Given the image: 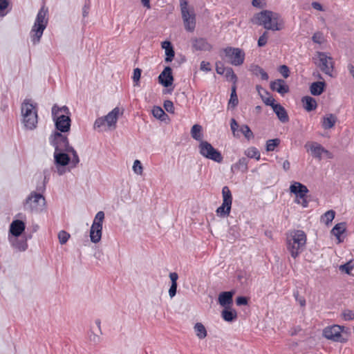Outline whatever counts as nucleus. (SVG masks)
Listing matches in <instances>:
<instances>
[{
  "mask_svg": "<svg viewBox=\"0 0 354 354\" xmlns=\"http://www.w3.org/2000/svg\"><path fill=\"white\" fill-rule=\"evenodd\" d=\"M252 24L261 26L266 30H281L284 28V21L281 16L275 12L263 10L254 15L251 18Z\"/></svg>",
  "mask_w": 354,
  "mask_h": 354,
  "instance_id": "f257e3e1",
  "label": "nucleus"
},
{
  "mask_svg": "<svg viewBox=\"0 0 354 354\" xmlns=\"http://www.w3.org/2000/svg\"><path fill=\"white\" fill-rule=\"evenodd\" d=\"M49 142L55 147V152H71L72 156L71 167L73 169L77 166L80 161L79 156L75 149L70 145L68 139L66 136L55 131L49 137Z\"/></svg>",
  "mask_w": 354,
  "mask_h": 354,
  "instance_id": "f03ea898",
  "label": "nucleus"
},
{
  "mask_svg": "<svg viewBox=\"0 0 354 354\" xmlns=\"http://www.w3.org/2000/svg\"><path fill=\"white\" fill-rule=\"evenodd\" d=\"M48 22V9L43 6L39 10L30 35L33 45L40 42L44 31Z\"/></svg>",
  "mask_w": 354,
  "mask_h": 354,
  "instance_id": "7ed1b4c3",
  "label": "nucleus"
},
{
  "mask_svg": "<svg viewBox=\"0 0 354 354\" xmlns=\"http://www.w3.org/2000/svg\"><path fill=\"white\" fill-rule=\"evenodd\" d=\"M306 235L302 230H295L287 237V249L293 258H296L305 249Z\"/></svg>",
  "mask_w": 354,
  "mask_h": 354,
  "instance_id": "20e7f679",
  "label": "nucleus"
},
{
  "mask_svg": "<svg viewBox=\"0 0 354 354\" xmlns=\"http://www.w3.org/2000/svg\"><path fill=\"white\" fill-rule=\"evenodd\" d=\"M52 117L58 131L65 133L70 130V111L66 106L59 107L57 104H54L52 107Z\"/></svg>",
  "mask_w": 354,
  "mask_h": 354,
  "instance_id": "39448f33",
  "label": "nucleus"
},
{
  "mask_svg": "<svg viewBox=\"0 0 354 354\" xmlns=\"http://www.w3.org/2000/svg\"><path fill=\"white\" fill-rule=\"evenodd\" d=\"M21 114L23 123L25 127L29 130H33L37 124V110L30 100H25L21 104Z\"/></svg>",
  "mask_w": 354,
  "mask_h": 354,
  "instance_id": "423d86ee",
  "label": "nucleus"
},
{
  "mask_svg": "<svg viewBox=\"0 0 354 354\" xmlns=\"http://www.w3.org/2000/svg\"><path fill=\"white\" fill-rule=\"evenodd\" d=\"M46 205V200L41 193L32 192L24 203L25 210L37 212L41 210Z\"/></svg>",
  "mask_w": 354,
  "mask_h": 354,
  "instance_id": "0eeeda50",
  "label": "nucleus"
},
{
  "mask_svg": "<svg viewBox=\"0 0 354 354\" xmlns=\"http://www.w3.org/2000/svg\"><path fill=\"white\" fill-rule=\"evenodd\" d=\"M180 6L185 28L189 32H192L196 26V15L193 9L188 8L187 0H180Z\"/></svg>",
  "mask_w": 354,
  "mask_h": 354,
  "instance_id": "6e6552de",
  "label": "nucleus"
},
{
  "mask_svg": "<svg viewBox=\"0 0 354 354\" xmlns=\"http://www.w3.org/2000/svg\"><path fill=\"white\" fill-rule=\"evenodd\" d=\"M200 154L207 159L212 160L216 162L221 163L223 161L221 153L214 148V147L207 141H201L198 145Z\"/></svg>",
  "mask_w": 354,
  "mask_h": 354,
  "instance_id": "1a4fd4ad",
  "label": "nucleus"
},
{
  "mask_svg": "<svg viewBox=\"0 0 354 354\" xmlns=\"http://www.w3.org/2000/svg\"><path fill=\"white\" fill-rule=\"evenodd\" d=\"M223 203L216 209V214L221 217L229 216L232 203V196L230 189L227 186H224L222 189Z\"/></svg>",
  "mask_w": 354,
  "mask_h": 354,
  "instance_id": "9d476101",
  "label": "nucleus"
},
{
  "mask_svg": "<svg viewBox=\"0 0 354 354\" xmlns=\"http://www.w3.org/2000/svg\"><path fill=\"white\" fill-rule=\"evenodd\" d=\"M104 218V213L102 211L98 212L95 216L90 230L91 241L93 243H97L101 239Z\"/></svg>",
  "mask_w": 354,
  "mask_h": 354,
  "instance_id": "9b49d317",
  "label": "nucleus"
},
{
  "mask_svg": "<svg viewBox=\"0 0 354 354\" xmlns=\"http://www.w3.org/2000/svg\"><path fill=\"white\" fill-rule=\"evenodd\" d=\"M345 327L339 325H333L325 328L323 330L324 336L328 339L337 342H346L347 338L342 335Z\"/></svg>",
  "mask_w": 354,
  "mask_h": 354,
  "instance_id": "f8f14e48",
  "label": "nucleus"
},
{
  "mask_svg": "<svg viewBox=\"0 0 354 354\" xmlns=\"http://www.w3.org/2000/svg\"><path fill=\"white\" fill-rule=\"evenodd\" d=\"M71 152L62 151L54 152V163L57 168V171L59 176L66 172L65 167L70 164L71 165V159L69 156Z\"/></svg>",
  "mask_w": 354,
  "mask_h": 354,
  "instance_id": "ddd939ff",
  "label": "nucleus"
},
{
  "mask_svg": "<svg viewBox=\"0 0 354 354\" xmlns=\"http://www.w3.org/2000/svg\"><path fill=\"white\" fill-rule=\"evenodd\" d=\"M226 57L234 66L241 65L245 59V53L239 48L227 47L223 49Z\"/></svg>",
  "mask_w": 354,
  "mask_h": 354,
  "instance_id": "4468645a",
  "label": "nucleus"
},
{
  "mask_svg": "<svg viewBox=\"0 0 354 354\" xmlns=\"http://www.w3.org/2000/svg\"><path fill=\"white\" fill-rule=\"evenodd\" d=\"M317 57L319 63L318 66L321 71L325 74L332 76V72L333 69V62L331 57L328 56L325 53L317 52Z\"/></svg>",
  "mask_w": 354,
  "mask_h": 354,
  "instance_id": "2eb2a0df",
  "label": "nucleus"
},
{
  "mask_svg": "<svg viewBox=\"0 0 354 354\" xmlns=\"http://www.w3.org/2000/svg\"><path fill=\"white\" fill-rule=\"evenodd\" d=\"M323 147L322 145L317 142H308L305 145V148L307 151H310L312 156L318 160L322 159V150Z\"/></svg>",
  "mask_w": 354,
  "mask_h": 354,
  "instance_id": "dca6fc26",
  "label": "nucleus"
},
{
  "mask_svg": "<svg viewBox=\"0 0 354 354\" xmlns=\"http://www.w3.org/2000/svg\"><path fill=\"white\" fill-rule=\"evenodd\" d=\"M158 81L165 87H169L173 84L174 77L171 67L166 66L158 76Z\"/></svg>",
  "mask_w": 354,
  "mask_h": 354,
  "instance_id": "f3484780",
  "label": "nucleus"
},
{
  "mask_svg": "<svg viewBox=\"0 0 354 354\" xmlns=\"http://www.w3.org/2000/svg\"><path fill=\"white\" fill-rule=\"evenodd\" d=\"M290 191L296 195V198H303L309 192L306 185L299 182H293L290 186Z\"/></svg>",
  "mask_w": 354,
  "mask_h": 354,
  "instance_id": "a211bd4d",
  "label": "nucleus"
},
{
  "mask_svg": "<svg viewBox=\"0 0 354 354\" xmlns=\"http://www.w3.org/2000/svg\"><path fill=\"white\" fill-rule=\"evenodd\" d=\"M120 113V110L118 107L114 108L111 111H110L106 116H104V118L106 120V125L109 128H113L115 129L116 127V123L118 119V116L120 114H122Z\"/></svg>",
  "mask_w": 354,
  "mask_h": 354,
  "instance_id": "6ab92c4d",
  "label": "nucleus"
},
{
  "mask_svg": "<svg viewBox=\"0 0 354 354\" xmlns=\"http://www.w3.org/2000/svg\"><path fill=\"white\" fill-rule=\"evenodd\" d=\"M270 88L283 95L285 93L289 92V87L286 84L285 81L281 79H278L275 81L270 82Z\"/></svg>",
  "mask_w": 354,
  "mask_h": 354,
  "instance_id": "aec40b11",
  "label": "nucleus"
},
{
  "mask_svg": "<svg viewBox=\"0 0 354 354\" xmlns=\"http://www.w3.org/2000/svg\"><path fill=\"white\" fill-rule=\"evenodd\" d=\"M25 230V223L20 220L12 221L10 227V236L18 237Z\"/></svg>",
  "mask_w": 354,
  "mask_h": 354,
  "instance_id": "412c9836",
  "label": "nucleus"
},
{
  "mask_svg": "<svg viewBox=\"0 0 354 354\" xmlns=\"http://www.w3.org/2000/svg\"><path fill=\"white\" fill-rule=\"evenodd\" d=\"M192 46L196 50L209 51L212 49V45L204 38L193 39Z\"/></svg>",
  "mask_w": 354,
  "mask_h": 354,
  "instance_id": "4be33fe9",
  "label": "nucleus"
},
{
  "mask_svg": "<svg viewBox=\"0 0 354 354\" xmlns=\"http://www.w3.org/2000/svg\"><path fill=\"white\" fill-rule=\"evenodd\" d=\"M9 241L12 246L19 251H25L27 249L28 244L26 240L23 238L9 236Z\"/></svg>",
  "mask_w": 354,
  "mask_h": 354,
  "instance_id": "5701e85b",
  "label": "nucleus"
},
{
  "mask_svg": "<svg viewBox=\"0 0 354 354\" xmlns=\"http://www.w3.org/2000/svg\"><path fill=\"white\" fill-rule=\"evenodd\" d=\"M233 291L222 292L218 296V303L221 306L225 307L231 304L233 301Z\"/></svg>",
  "mask_w": 354,
  "mask_h": 354,
  "instance_id": "b1692460",
  "label": "nucleus"
},
{
  "mask_svg": "<svg viewBox=\"0 0 354 354\" xmlns=\"http://www.w3.org/2000/svg\"><path fill=\"white\" fill-rule=\"evenodd\" d=\"M273 111L277 115L278 119L283 123H286L289 121V117L286 110L280 104L273 106Z\"/></svg>",
  "mask_w": 354,
  "mask_h": 354,
  "instance_id": "393cba45",
  "label": "nucleus"
},
{
  "mask_svg": "<svg viewBox=\"0 0 354 354\" xmlns=\"http://www.w3.org/2000/svg\"><path fill=\"white\" fill-rule=\"evenodd\" d=\"M161 46L163 49H165V62H171L175 55L174 50L171 43L169 41H165L162 42Z\"/></svg>",
  "mask_w": 354,
  "mask_h": 354,
  "instance_id": "a878e982",
  "label": "nucleus"
},
{
  "mask_svg": "<svg viewBox=\"0 0 354 354\" xmlns=\"http://www.w3.org/2000/svg\"><path fill=\"white\" fill-rule=\"evenodd\" d=\"M248 160L246 158H241L239 160V161L231 167V170L232 172H236L238 171H241L243 173H245L248 171Z\"/></svg>",
  "mask_w": 354,
  "mask_h": 354,
  "instance_id": "bb28decb",
  "label": "nucleus"
},
{
  "mask_svg": "<svg viewBox=\"0 0 354 354\" xmlns=\"http://www.w3.org/2000/svg\"><path fill=\"white\" fill-rule=\"evenodd\" d=\"M301 102L303 103L304 108L307 111H313L317 108L316 100L310 96L303 97L301 99Z\"/></svg>",
  "mask_w": 354,
  "mask_h": 354,
  "instance_id": "cd10ccee",
  "label": "nucleus"
},
{
  "mask_svg": "<svg viewBox=\"0 0 354 354\" xmlns=\"http://www.w3.org/2000/svg\"><path fill=\"white\" fill-rule=\"evenodd\" d=\"M326 84L324 82H315L311 84L310 86V91L312 95H321L324 90Z\"/></svg>",
  "mask_w": 354,
  "mask_h": 354,
  "instance_id": "c85d7f7f",
  "label": "nucleus"
},
{
  "mask_svg": "<svg viewBox=\"0 0 354 354\" xmlns=\"http://www.w3.org/2000/svg\"><path fill=\"white\" fill-rule=\"evenodd\" d=\"M191 136L192 137L200 142L201 141H204L203 140V128L201 125L196 124L192 126L191 129Z\"/></svg>",
  "mask_w": 354,
  "mask_h": 354,
  "instance_id": "c756f323",
  "label": "nucleus"
},
{
  "mask_svg": "<svg viewBox=\"0 0 354 354\" xmlns=\"http://www.w3.org/2000/svg\"><path fill=\"white\" fill-rule=\"evenodd\" d=\"M250 274L245 269H238L236 271V277L241 285L248 283Z\"/></svg>",
  "mask_w": 354,
  "mask_h": 354,
  "instance_id": "7c9ffc66",
  "label": "nucleus"
},
{
  "mask_svg": "<svg viewBox=\"0 0 354 354\" xmlns=\"http://www.w3.org/2000/svg\"><path fill=\"white\" fill-rule=\"evenodd\" d=\"M336 122H337V117L335 115H334L333 114H328V115H326L323 118L322 126H323L324 129H331L334 127Z\"/></svg>",
  "mask_w": 354,
  "mask_h": 354,
  "instance_id": "2f4dec72",
  "label": "nucleus"
},
{
  "mask_svg": "<svg viewBox=\"0 0 354 354\" xmlns=\"http://www.w3.org/2000/svg\"><path fill=\"white\" fill-rule=\"evenodd\" d=\"M221 316L225 321L231 322L236 318L237 314L234 310L225 308L223 310Z\"/></svg>",
  "mask_w": 354,
  "mask_h": 354,
  "instance_id": "473e14b6",
  "label": "nucleus"
},
{
  "mask_svg": "<svg viewBox=\"0 0 354 354\" xmlns=\"http://www.w3.org/2000/svg\"><path fill=\"white\" fill-rule=\"evenodd\" d=\"M346 230V224L345 223H339L336 224L331 230V233L336 236L338 239H339L340 236L345 232Z\"/></svg>",
  "mask_w": 354,
  "mask_h": 354,
  "instance_id": "72a5a7b5",
  "label": "nucleus"
},
{
  "mask_svg": "<svg viewBox=\"0 0 354 354\" xmlns=\"http://www.w3.org/2000/svg\"><path fill=\"white\" fill-rule=\"evenodd\" d=\"M194 330L199 339H203L207 336V330L203 324L196 323L194 326Z\"/></svg>",
  "mask_w": 354,
  "mask_h": 354,
  "instance_id": "f704fd0d",
  "label": "nucleus"
},
{
  "mask_svg": "<svg viewBox=\"0 0 354 354\" xmlns=\"http://www.w3.org/2000/svg\"><path fill=\"white\" fill-rule=\"evenodd\" d=\"M335 216V212L334 210H328L322 216L321 221L328 225L334 219Z\"/></svg>",
  "mask_w": 354,
  "mask_h": 354,
  "instance_id": "c9c22d12",
  "label": "nucleus"
},
{
  "mask_svg": "<svg viewBox=\"0 0 354 354\" xmlns=\"http://www.w3.org/2000/svg\"><path fill=\"white\" fill-rule=\"evenodd\" d=\"M239 103L238 97L236 95V85H233L232 87V91L230 95V98L229 100V106H231L232 108L237 106Z\"/></svg>",
  "mask_w": 354,
  "mask_h": 354,
  "instance_id": "e433bc0d",
  "label": "nucleus"
},
{
  "mask_svg": "<svg viewBox=\"0 0 354 354\" xmlns=\"http://www.w3.org/2000/svg\"><path fill=\"white\" fill-rule=\"evenodd\" d=\"M245 155L250 158L260 159V153L256 147H250L245 151Z\"/></svg>",
  "mask_w": 354,
  "mask_h": 354,
  "instance_id": "4c0bfd02",
  "label": "nucleus"
},
{
  "mask_svg": "<svg viewBox=\"0 0 354 354\" xmlns=\"http://www.w3.org/2000/svg\"><path fill=\"white\" fill-rule=\"evenodd\" d=\"M252 72L256 75H260L263 80H268L269 78L268 73L257 65L252 67Z\"/></svg>",
  "mask_w": 354,
  "mask_h": 354,
  "instance_id": "58836bf2",
  "label": "nucleus"
},
{
  "mask_svg": "<svg viewBox=\"0 0 354 354\" xmlns=\"http://www.w3.org/2000/svg\"><path fill=\"white\" fill-rule=\"evenodd\" d=\"M152 114L155 118L161 120H164V117L167 115L163 109L160 106H154L152 109Z\"/></svg>",
  "mask_w": 354,
  "mask_h": 354,
  "instance_id": "ea45409f",
  "label": "nucleus"
},
{
  "mask_svg": "<svg viewBox=\"0 0 354 354\" xmlns=\"http://www.w3.org/2000/svg\"><path fill=\"white\" fill-rule=\"evenodd\" d=\"M279 144L280 140L279 138L268 140L266 142V150L268 151H272Z\"/></svg>",
  "mask_w": 354,
  "mask_h": 354,
  "instance_id": "a19ab883",
  "label": "nucleus"
},
{
  "mask_svg": "<svg viewBox=\"0 0 354 354\" xmlns=\"http://www.w3.org/2000/svg\"><path fill=\"white\" fill-rule=\"evenodd\" d=\"M239 236V232L236 226H232L228 231V239L230 241H235Z\"/></svg>",
  "mask_w": 354,
  "mask_h": 354,
  "instance_id": "79ce46f5",
  "label": "nucleus"
},
{
  "mask_svg": "<svg viewBox=\"0 0 354 354\" xmlns=\"http://www.w3.org/2000/svg\"><path fill=\"white\" fill-rule=\"evenodd\" d=\"M225 75L227 80L232 82L234 83V85H235L237 77L235 73H234V71L232 68H227L226 71H225Z\"/></svg>",
  "mask_w": 354,
  "mask_h": 354,
  "instance_id": "37998d69",
  "label": "nucleus"
},
{
  "mask_svg": "<svg viewBox=\"0 0 354 354\" xmlns=\"http://www.w3.org/2000/svg\"><path fill=\"white\" fill-rule=\"evenodd\" d=\"M239 131L248 140H250L251 138L254 137L253 133L252 132L251 129L246 124L242 125L240 127Z\"/></svg>",
  "mask_w": 354,
  "mask_h": 354,
  "instance_id": "c03bdc74",
  "label": "nucleus"
},
{
  "mask_svg": "<svg viewBox=\"0 0 354 354\" xmlns=\"http://www.w3.org/2000/svg\"><path fill=\"white\" fill-rule=\"evenodd\" d=\"M70 234L64 230H62L58 234V239L60 244H65L70 238Z\"/></svg>",
  "mask_w": 354,
  "mask_h": 354,
  "instance_id": "a18cd8bd",
  "label": "nucleus"
},
{
  "mask_svg": "<svg viewBox=\"0 0 354 354\" xmlns=\"http://www.w3.org/2000/svg\"><path fill=\"white\" fill-rule=\"evenodd\" d=\"M9 6L8 0H1L0 1V17H3L8 14L6 9Z\"/></svg>",
  "mask_w": 354,
  "mask_h": 354,
  "instance_id": "49530a36",
  "label": "nucleus"
},
{
  "mask_svg": "<svg viewBox=\"0 0 354 354\" xmlns=\"http://www.w3.org/2000/svg\"><path fill=\"white\" fill-rule=\"evenodd\" d=\"M106 124V122L104 117L98 118L95 120L93 127L95 129L102 131V128L104 127Z\"/></svg>",
  "mask_w": 354,
  "mask_h": 354,
  "instance_id": "de8ad7c7",
  "label": "nucleus"
},
{
  "mask_svg": "<svg viewBox=\"0 0 354 354\" xmlns=\"http://www.w3.org/2000/svg\"><path fill=\"white\" fill-rule=\"evenodd\" d=\"M133 170L135 174L141 175L142 174L143 167L140 160H136L133 162Z\"/></svg>",
  "mask_w": 354,
  "mask_h": 354,
  "instance_id": "09e8293b",
  "label": "nucleus"
},
{
  "mask_svg": "<svg viewBox=\"0 0 354 354\" xmlns=\"http://www.w3.org/2000/svg\"><path fill=\"white\" fill-rule=\"evenodd\" d=\"M342 316L346 321L353 320L354 319V311L349 309H346L343 310Z\"/></svg>",
  "mask_w": 354,
  "mask_h": 354,
  "instance_id": "8fccbe9b",
  "label": "nucleus"
},
{
  "mask_svg": "<svg viewBox=\"0 0 354 354\" xmlns=\"http://www.w3.org/2000/svg\"><path fill=\"white\" fill-rule=\"evenodd\" d=\"M312 40L314 43L321 44L324 41V37L322 32H315L313 37Z\"/></svg>",
  "mask_w": 354,
  "mask_h": 354,
  "instance_id": "3c124183",
  "label": "nucleus"
},
{
  "mask_svg": "<svg viewBox=\"0 0 354 354\" xmlns=\"http://www.w3.org/2000/svg\"><path fill=\"white\" fill-rule=\"evenodd\" d=\"M268 32L265 31L258 39V46L262 47L266 46L268 42Z\"/></svg>",
  "mask_w": 354,
  "mask_h": 354,
  "instance_id": "603ef678",
  "label": "nucleus"
},
{
  "mask_svg": "<svg viewBox=\"0 0 354 354\" xmlns=\"http://www.w3.org/2000/svg\"><path fill=\"white\" fill-rule=\"evenodd\" d=\"M261 100H263V102L268 106H270L272 109H273V106L274 105H277L278 104H275L274 102H275V100L271 97V96H269V97H264L263 95H261Z\"/></svg>",
  "mask_w": 354,
  "mask_h": 354,
  "instance_id": "864d4df0",
  "label": "nucleus"
},
{
  "mask_svg": "<svg viewBox=\"0 0 354 354\" xmlns=\"http://www.w3.org/2000/svg\"><path fill=\"white\" fill-rule=\"evenodd\" d=\"M163 106L165 109L170 113H174V106L173 102L171 100H165L163 104Z\"/></svg>",
  "mask_w": 354,
  "mask_h": 354,
  "instance_id": "5fc2aeb1",
  "label": "nucleus"
},
{
  "mask_svg": "<svg viewBox=\"0 0 354 354\" xmlns=\"http://www.w3.org/2000/svg\"><path fill=\"white\" fill-rule=\"evenodd\" d=\"M293 296L295 300L299 302L301 306L304 307L306 306V299L304 297L299 296L298 290H296L293 292Z\"/></svg>",
  "mask_w": 354,
  "mask_h": 354,
  "instance_id": "6e6d98bb",
  "label": "nucleus"
},
{
  "mask_svg": "<svg viewBox=\"0 0 354 354\" xmlns=\"http://www.w3.org/2000/svg\"><path fill=\"white\" fill-rule=\"evenodd\" d=\"M279 71L284 78H287L290 75V70L286 65L280 66Z\"/></svg>",
  "mask_w": 354,
  "mask_h": 354,
  "instance_id": "4d7b16f0",
  "label": "nucleus"
},
{
  "mask_svg": "<svg viewBox=\"0 0 354 354\" xmlns=\"http://www.w3.org/2000/svg\"><path fill=\"white\" fill-rule=\"evenodd\" d=\"M248 303V299L244 296H239L236 299V304L237 306H245Z\"/></svg>",
  "mask_w": 354,
  "mask_h": 354,
  "instance_id": "13d9d810",
  "label": "nucleus"
},
{
  "mask_svg": "<svg viewBox=\"0 0 354 354\" xmlns=\"http://www.w3.org/2000/svg\"><path fill=\"white\" fill-rule=\"evenodd\" d=\"M227 68H225L222 62H218L216 64V71L218 74L223 75Z\"/></svg>",
  "mask_w": 354,
  "mask_h": 354,
  "instance_id": "bf43d9fd",
  "label": "nucleus"
},
{
  "mask_svg": "<svg viewBox=\"0 0 354 354\" xmlns=\"http://www.w3.org/2000/svg\"><path fill=\"white\" fill-rule=\"evenodd\" d=\"M141 70L138 68H136L133 70V80L135 82H139L141 76Z\"/></svg>",
  "mask_w": 354,
  "mask_h": 354,
  "instance_id": "052dcab7",
  "label": "nucleus"
},
{
  "mask_svg": "<svg viewBox=\"0 0 354 354\" xmlns=\"http://www.w3.org/2000/svg\"><path fill=\"white\" fill-rule=\"evenodd\" d=\"M295 202L301 205L303 207H307L308 206V201L306 199V196H304L303 198H296Z\"/></svg>",
  "mask_w": 354,
  "mask_h": 354,
  "instance_id": "680f3d73",
  "label": "nucleus"
},
{
  "mask_svg": "<svg viewBox=\"0 0 354 354\" xmlns=\"http://www.w3.org/2000/svg\"><path fill=\"white\" fill-rule=\"evenodd\" d=\"M178 284L171 283L169 289V295L171 298H173L177 292Z\"/></svg>",
  "mask_w": 354,
  "mask_h": 354,
  "instance_id": "e2e57ef3",
  "label": "nucleus"
},
{
  "mask_svg": "<svg viewBox=\"0 0 354 354\" xmlns=\"http://www.w3.org/2000/svg\"><path fill=\"white\" fill-rule=\"evenodd\" d=\"M200 68H201V70H202L203 71L208 72V71H211L210 64L207 62H205V61L201 62Z\"/></svg>",
  "mask_w": 354,
  "mask_h": 354,
  "instance_id": "0e129e2a",
  "label": "nucleus"
},
{
  "mask_svg": "<svg viewBox=\"0 0 354 354\" xmlns=\"http://www.w3.org/2000/svg\"><path fill=\"white\" fill-rule=\"evenodd\" d=\"M90 10V2H86L82 8V16L84 18L86 17L88 15Z\"/></svg>",
  "mask_w": 354,
  "mask_h": 354,
  "instance_id": "69168bd1",
  "label": "nucleus"
},
{
  "mask_svg": "<svg viewBox=\"0 0 354 354\" xmlns=\"http://www.w3.org/2000/svg\"><path fill=\"white\" fill-rule=\"evenodd\" d=\"M230 127H231V130H232L233 134L235 135L236 131L238 130L239 124H238L237 122L236 121V120L234 118H232L231 120Z\"/></svg>",
  "mask_w": 354,
  "mask_h": 354,
  "instance_id": "338daca9",
  "label": "nucleus"
},
{
  "mask_svg": "<svg viewBox=\"0 0 354 354\" xmlns=\"http://www.w3.org/2000/svg\"><path fill=\"white\" fill-rule=\"evenodd\" d=\"M263 1H264V0H252V5L254 7L261 8H263L264 6Z\"/></svg>",
  "mask_w": 354,
  "mask_h": 354,
  "instance_id": "774afa93",
  "label": "nucleus"
}]
</instances>
